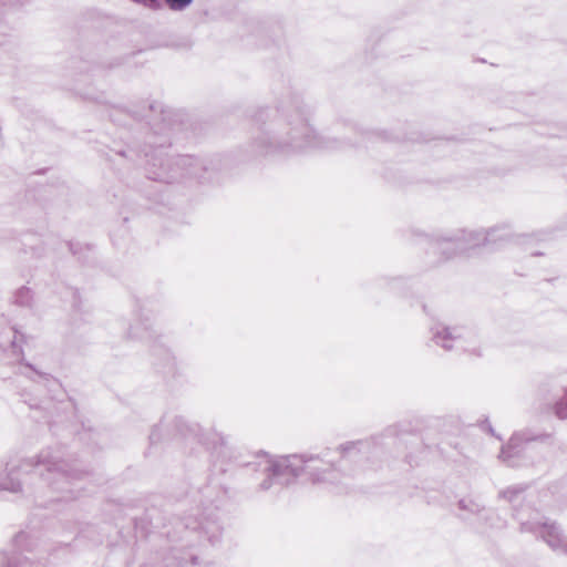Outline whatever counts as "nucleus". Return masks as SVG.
Listing matches in <instances>:
<instances>
[{
	"instance_id": "a211bd4d",
	"label": "nucleus",
	"mask_w": 567,
	"mask_h": 567,
	"mask_svg": "<svg viewBox=\"0 0 567 567\" xmlns=\"http://www.w3.org/2000/svg\"><path fill=\"white\" fill-rule=\"evenodd\" d=\"M555 414L559 419H566L567 417V389L565 393V398L558 401L555 405Z\"/></svg>"
},
{
	"instance_id": "aec40b11",
	"label": "nucleus",
	"mask_w": 567,
	"mask_h": 567,
	"mask_svg": "<svg viewBox=\"0 0 567 567\" xmlns=\"http://www.w3.org/2000/svg\"><path fill=\"white\" fill-rule=\"evenodd\" d=\"M161 427H162V425H161V426H156V427L152 431V433H151V435H150V441H151V443H152V444H154V443H156V442H158V441L161 440V436H159V430H161Z\"/></svg>"
},
{
	"instance_id": "f3484780",
	"label": "nucleus",
	"mask_w": 567,
	"mask_h": 567,
	"mask_svg": "<svg viewBox=\"0 0 567 567\" xmlns=\"http://www.w3.org/2000/svg\"><path fill=\"white\" fill-rule=\"evenodd\" d=\"M31 301V290L27 287H22L16 295V302L21 306H29Z\"/></svg>"
},
{
	"instance_id": "20e7f679",
	"label": "nucleus",
	"mask_w": 567,
	"mask_h": 567,
	"mask_svg": "<svg viewBox=\"0 0 567 567\" xmlns=\"http://www.w3.org/2000/svg\"><path fill=\"white\" fill-rule=\"evenodd\" d=\"M523 486H512L501 492L499 496L513 504L516 512L515 516L520 523L522 532H529L539 535L546 544L554 550L560 554H567V538L561 534L560 528L555 523L548 520H540L539 513L533 511V517L525 519L523 513L516 509V503L524 498Z\"/></svg>"
},
{
	"instance_id": "9d476101",
	"label": "nucleus",
	"mask_w": 567,
	"mask_h": 567,
	"mask_svg": "<svg viewBox=\"0 0 567 567\" xmlns=\"http://www.w3.org/2000/svg\"><path fill=\"white\" fill-rule=\"evenodd\" d=\"M458 508L462 512L478 515L482 519L485 520L486 525H488L489 527L499 528L504 525L503 522L498 517H496L494 512L484 509L478 503L471 498L460 499Z\"/></svg>"
},
{
	"instance_id": "412c9836",
	"label": "nucleus",
	"mask_w": 567,
	"mask_h": 567,
	"mask_svg": "<svg viewBox=\"0 0 567 567\" xmlns=\"http://www.w3.org/2000/svg\"><path fill=\"white\" fill-rule=\"evenodd\" d=\"M17 331L14 332V339L12 340L11 342V349H12V352L13 353H19L20 352V347L18 346V336H17Z\"/></svg>"
},
{
	"instance_id": "1a4fd4ad",
	"label": "nucleus",
	"mask_w": 567,
	"mask_h": 567,
	"mask_svg": "<svg viewBox=\"0 0 567 567\" xmlns=\"http://www.w3.org/2000/svg\"><path fill=\"white\" fill-rule=\"evenodd\" d=\"M22 373L31 381L42 384L48 390V393L52 395V398H54L61 391V383L58 379L52 377L50 373L37 369L30 363H25L23 365Z\"/></svg>"
},
{
	"instance_id": "2eb2a0df",
	"label": "nucleus",
	"mask_w": 567,
	"mask_h": 567,
	"mask_svg": "<svg viewBox=\"0 0 567 567\" xmlns=\"http://www.w3.org/2000/svg\"><path fill=\"white\" fill-rule=\"evenodd\" d=\"M174 165L177 166L178 168H182L183 171H185L186 174L189 176L199 177V175L197 173L199 162L192 156H188V155L178 156L175 159Z\"/></svg>"
},
{
	"instance_id": "6ab92c4d",
	"label": "nucleus",
	"mask_w": 567,
	"mask_h": 567,
	"mask_svg": "<svg viewBox=\"0 0 567 567\" xmlns=\"http://www.w3.org/2000/svg\"><path fill=\"white\" fill-rule=\"evenodd\" d=\"M150 178L159 179V181L169 183V182H172L175 178V176H173V175L172 176H165L164 174L153 173V175H151Z\"/></svg>"
},
{
	"instance_id": "ddd939ff",
	"label": "nucleus",
	"mask_w": 567,
	"mask_h": 567,
	"mask_svg": "<svg viewBox=\"0 0 567 567\" xmlns=\"http://www.w3.org/2000/svg\"><path fill=\"white\" fill-rule=\"evenodd\" d=\"M187 528L193 529H202V532L207 536L209 543L212 545H216L219 542V536L221 533V527L215 519H210L208 517L202 519L198 522L197 525L190 526L189 524H186Z\"/></svg>"
},
{
	"instance_id": "4468645a",
	"label": "nucleus",
	"mask_w": 567,
	"mask_h": 567,
	"mask_svg": "<svg viewBox=\"0 0 567 567\" xmlns=\"http://www.w3.org/2000/svg\"><path fill=\"white\" fill-rule=\"evenodd\" d=\"M492 229H498L499 231L496 235V243H491L488 246L493 248H498L505 243L515 241L520 243L525 239L522 236H514L508 226H497Z\"/></svg>"
},
{
	"instance_id": "423d86ee",
	"label": "nucleus",
	"mask_w": 567,
	"mask_h": 567,
	"mask_svg": "<svg viewBox=\"0 0 567 567\" xmlns=\"http://www.w3.org/2000/svg\"><path fill=\"white\" fill-rule=\"evenodd\" d=\"M14 550H0V567H42L43 556L39 542L29 533L20 532L13 538Z\"/></svg>"
},
{
	"instance_id": "9b49d317",
	"label": "nucleus",
	"mask_w": 567,
	"mask_h": 567,
	"mask_svg": "<svg viewBox=\"0 0 567 567\" xmlns=\"http://www.w3.org/2000/svg\"><path fill=\"white\" fill-rule=\"evenodd\" d=\"M174 426L178 434L185 439H194L204 445H208V442L203 433V429L197 423H192L182 416L174 420Z\"/></svg>"
},
{
	"instance_id": "f03ea898",
	"label": "nucleus",
	"mask_w": 567,
	"mask_h": 567,
	"mask_svg": "<svg viewBox=\"0 0 567 567\" xmlns=\"http://www.w3.org/2000/svg\"><path fill=\"white\" fill-rule=\"evenodd\" d=\"M285 120L272 122L254 140L256 153L261 156H290L310 150H336L341 144L336 138L315 132L308 121L296 111L284 114Z\"/></svg>"
},
{
	"instance_id": "f257e3e1",
	"label": "nucleus",
	"mask_w": 567,
	"mask_h": 567,
	"mask_svg": "<svg viewBox=\"0 0 567 567\" xmlns=\"http://www.w3.org/2000/svg\"><path fill=\"white\" fill-rule=\"evenodd\" d=\"M80 473L71 467L58 449H47L19 464L7 463L0 473V491L48 496L51 501L74 497L72 481Z\"/></svg>"
},
{
	"instance_id": "0eeeda50",
	"label": "nucleus",
	"mask_w": 567,
	"mask_h": 567,
	"mask_svg": "<svg viewBox=\"0 0 567 567\" xmlns=\"http://www.w3.org/2000/svg\"><path fill=\"white\" fill-rule=\"evenodd\" d=\"M433 341L444 350L474 351V334L471 330L461 327H446L436 323L431 328Z\"/></svg>"
},
{
	"instance_id": "6e6552de",
	"label": "nucleus",
	"mask_w": 567,
	"mask_h": 567,
	"mask_svg": "<svg viewBox=\"0 0 567 567\" xmlns=\"http://www.w3.org/2000/svg\"><path fill=\"white\" fill-rule=\"evenodd\" d=\"M540 439L542 441L550 440L549 435H542L539 437H530L527 433L520 432L515 433L506 447H503L501 451V457L505 461L509 466H518L520 463L516 461L517 457L522 453H528L533 450L530 446V442Z\"/></svg>"
},
{
	"instance_id": "f8f14e48",
	"label": "nucleus",
	"mask_w": 567,
	"mask_h": 567,
	"mask_svg": "<svg viewBox=\"0 0 567 567\" xmlns=\"http://www.w3.org/2000/svg\"><path fill=\"white\" fill-rule=\"evenodd\" d=\"M125 337L130 339L151 340L155 337V330L150 318L138 319L130 324Z\"/></svg>"
},
{
	"instance_id": "39448f33",
	"label": "nucleus",
	"mask_w": 567,
	"mask_h": 567,
	"mask_svg": "<svg viewBox=\"0 0 567 567\" xmlns=\"http://www.w3.org/2000/svg\"><path fill=\"white\" fill-rule=\"evenodd\" d=\"M498 231V229H460L437 236L433 241V249L440 251L444 256V259H450L456 255L466 254L468 250L476 247L496 243Z\"/></svg>"
},
{
	"instance_id": "7ed1b4c3",
	"label": "nucleus",
	"mask_w": 567,
	"mask_h": 567,
	"mask_svg": "<svg viewBox=\"0 0 567 567\" xmlns=\"http://www.w3.org/2000/svg\"><path fill=\"white\" fill-rule=\"evenodd\" d=\"M327 456L328 453L266 457L258 464L267 476L259 487L261 491H268L272 486L274 480L279 484L288 485L302 475L312 483H337L340 472L330 460H327Z\"/></svg>"
},
{
	"instance_id": "4be33fe9",
	"label": "nucleus",
	"mask_w": 567,
	"mask_h": 567,
	"mask_svg": "<svg viewBox=\"0 0 567 567\" xmlns=\"http://www.w3.org/2000/svg\"><path fill=\"white\" fill-rule=\"evenodd\" d=\"M158 161H159V167L164 168V161L162 158H158Z\"/></svg>"
},
{
	"instance_id": "dca6fc26",
	"label": "nucleus",
	"mask_w": 567,
	"mask_h": 567,
	"mask_svg": "<svg viewBox=\"0 0 567 567\" xmlns=\"http://www.w3.org/2000/svg\"><path fill=\"white\" fill-rule=\"evenodd\" d=\"M369 446V443L365 441L358 442H347L341 444L338 450L342 456L351 455L354 452H361Z\"/></svg>"
},
{
	"instance_id": "5701e85b",
	"label": "nucleus",
	"mask_w": 567,
	"mask_h": 567,
	"mask_svg": "<svg viewBox=\"0 0 567 567\" xmlns=\"http://www.w3.org/2000/svg\"><path fill=\"white\" fill-rule=\"evenodd\" d=\"M529 252H530V255H533V256L539 255V252H538V251H534V250H530Z\"/></svg>"
}]
</instances>
